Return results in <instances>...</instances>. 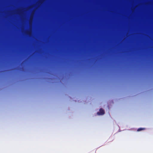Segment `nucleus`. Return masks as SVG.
Returning a JSON list of instances; mask_svg holds the SVG:
<instances>
[{
  "label": "nucleus",
  "mask_w": 153,
  "mask_h": 153,
  "mask_svg": "<svg viewBox=\"0 0 153 153\" xmlns=\"http://www.w3.org/2000/svg\"><path fill=\"white\" fill-rule=\"evenodd\" d=\"M104 111L102 109H100L99 112L97 113V114L98 115H102L104 114Z\"/></svg>",
  "instance_id": "nucleus-1"
},
{
  "label": "nucleus",
  "mask_w": 153,
  "mask_h": 153,
  "mask_svg": "<svg viewBox=\"0 0 153 153\" xmlns=\"http://www.w3.org/2000/svg\"><path fill=\"white\" fill-rule=\"evenodd\" d=\"M142 129H142V128H139V129H138L137 130V131H140V130H142Z\"/></svg>",
  "instance_id": "nucleus-2"
}]
</instances>
